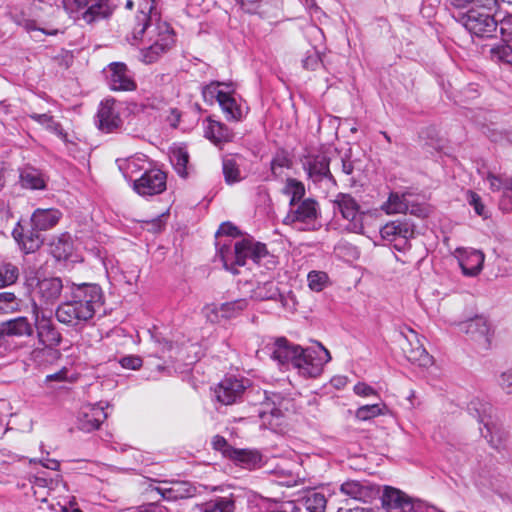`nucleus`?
Listing matches in <instances>:
<instances>
[{
  "instance_id": "7c9ffc66",
  "label": "nucleus",
  "mask_w": 512,
  "mask_h": 512,
  "mask_svg": "<svg viewBox=\"0 0 512 512\" xmlns=\"http://www.w3.org/2000/svg\"><path fill=\"white\" fill-rule=\"evenodd\" d=\"M20 182L24 188L33 190L44 189L46 186L42 173L33 167H26L21 171Z\"/></svg>"
},
{
  "instance_id": "49530a36",
  "label": "nucleus",
  "mask_w": 512,
  "mask_h": 512,
  "mask_svg": "<svg viewBox=\"0 0 512 512\" xmlns=\"http://www.w3.org/2000/svg\"><path fill=\"white\" fill-rule=\"evenodd\" d=\"M308 287L314 292H321L329 284V277L323 271H311L307 276Z\"/></svg>"
},
{
  "instance_id": "e2e57ef3",
  "label": "nucleus",
  "mask_w": 512,
  "mask_h": 512,
  "mask_svg": "<svg viewBox=\"0 0 512 512\" xmlns=\"http://www.w3.org/2000/svg\"><path fill=\"white\" fill-rule=\"evenodd\" d=\"M498 383L505 393L511 394L512 393V370L503 372L498 379Z\"/></svg>"
},
{
  "instance_id": "dca6fc26",
  "label": "nucleus",
  "mask_w": 512,
  "mask_h": 512,
  "mask_svg": "<svg viewBox=\"0 0 512 512\" xmlns=\"http://www.w3.org/2000/svg\"><path fill=\"white\" fill-rule=\"evenodd\" d=\"M383 505L387 512H422L421 502H415L408 499L399 490H386L383 496Z\"/></svg>"
},
{
  "instance_id": "58836bf2",
  "label": "nucleus",
  "mask_w": 512,
  "mask_h": 512,
  "mask_svg": "<svg viewBox=\"0 0 512 512\" xmlns=\"http://www.w3.org/2000/svg\"><path fill=\"white\" fill-rule=\"evenodd\" d=\"M234 501L229 497L212 499L202 505V512H234Z\"/></svg>"
},
{
  "instance_id": "2f4dec72",
  "label": "nucleus",
  "mask_w": 512,
  "mask_h": 512,
  "mask_svg": "<svg viewBox=\"0 0 512 512\" xmlns=\"http://www.w3.org/2000/svg\"><path fill=\"white\" fill-rule=\"evenodd\" d=\"M39 342L45 347L57 346L61 341V335L51 322L36 326Z\"/></svg>"
},
{
  "instance_id": "a19ab883",
  "label": "nucleus",
  "mask_w": 512,
  "mask_h": 512,
  "mask_svg": "<svg viewBox=\"0 0 512 512\" xmlns=\"http://www.w3.org/2000/svg\"><path fill=\"white\" fill-rule=\"evenodd\" d=\"M340 490L343 494L356 500H364L369 494L365 486L354 480L343 483Z\"/></svg>"
},
{
  "instance_id": "c9c22d12",
  "label": "nucleus",
  "mask_w": 512,
  "mask_h": 512,
  "mask_svg": "<svg viewBox=\"0 0 512 512\" xmlns=\"http://www.w3.org/2000/svg\"><path fill=\"white\" fill-rule=\"evenodd\" d=\"M302 501L307 512H325L327 499L321 492L308 491Z\"/></svg>"
},
{
  "instance_id": "c03bdc74",
  "label": "nucleus",
  "mask_w": 512,
  "mask_h": 512,
  "mask_svg": "<svg viewBox=\"0 0 512 512\" xmlns=\"http://www.w3.org/2000/svg\"><path fill=\"white\" fill-rule=\"evenodd\" d=\"M223 112L226 114L227 119L238 120L241 117V111L236 104L235 99L229 92L224 94V97L218 102Z\"/></svg>"
},
{
  "instance_id": "f257e3e1",
  "label": "nucleus",
  "mask_w": 512,
  "mask_h": 512,
  "mask_svg": "<svg viewBox=\"0 0 512 512\" xmlns=\"http://www.w3.org/2000/svg\"><path fill=\"white\" fill-rule=\"evenodd\" d=\"M137 25L133 30L132 44H140L139 59L145 64L157 62L175 43L170 25L162 21L154 6V0H140Z\"/></svg>"
},
{
  "instance_id": "3c124183",
  "label": "nucleus",
  "mask_w": 512,
  "mask_h": 512,
  "mask_svg": "<svg viewBox=\"0 0 512 512\" xmlns=\"http://www.w3.org/2000/svg\"><path fill=\"white\" fill-rule=\"evenodd\" d=\"M222 85L228 86L227 84L221 82H211L210 84L206 85L202 91L205 102L210 104H213L214 101L219 102L226 93L225 91L219 89V87Z\"/></svg>"
},
{
  "instance_id": "4d7b16f0",
  "label": "nucleus",
  "mask_w": 512,
  "mask_h": 512,
  "mask_svg": "<svg viewBox=\"0 0 512 512\" xmlns=\"http://www.w3.org/2000/svg\"><path fill=\"white\" fill-rule=\"evenodd\" d=\"M491 57L494 60L512 65V47L499 45L491 49Z\"/></svg>"
},
{
  "instance_id": "0e129e2a",
  "label": "nucleus",
  "mask_w": 512,
  "mask_h": 512,
  "mask_svg": "<svg viewBox=\"0 0 512 512\" xmlns=\"http://www.w3.org/2000/svg\"><path fill=\"white\" fill-rule=\"evenodd\" d=\"M123 368L137 370L142 366V359L138 356H126L120 360Z\"/></svg>"
},
{
  "instance_id": "603ef678",
  "label": "nucleus",
  "mask_w": 512,
  "mask_h": 512,
  "mask_svg": "<svg viewBox=\"0 0 512 512\" xmlns=\"http://www.w3.org/2000/svg\"><path fill=\"white\" fill-rule=\"evenodd\" d=\"M223 174L228 184H233L241 180L240 170L233 158L223 160Z\"/></svg>"
},
{
  "instance_id": "ea45409f",
  "label": "nucleus",
  "mask_w": 512,
  "mask_h": 512,
  "mask_svg": "<svg viewBox=\"0 0 512 512\" xmlns=\"http://www.w3.org/2000/svg\"><path fill=\"white\" fill-rule=\"evenodd\" d=\"M385 411L386 405L384 403L363 405L356 410L355 417L360 421H368L379 415H384Z\"/></svg>"
},
{
  "instance_id": "a18cd8bd",
  "label": "nucleus",
  "mask_w": 512,
  "mask_h": 512,
  "mask_svg": "<svg viewBox=\"0 0 512 512\" xmlns=\"http://www.w3.org/2000/svg\"><path fill=\"white\" fill-rule=\"evenodd\" d=\"M284 193L291 196L290 206H294L301 202L300 200L305 194V187L301 182L295 179H288L284 188Z\"/></svg>"
},
{
  "instance_id": "9b49d317",
  "label": "nucleus",
  "mask_w": 512,
  "mask_h": 512,
  "mask_svg": "<svg viewBox=\"0 0 512 512\" xmlns=\"http://www.w3.org/2000/svg\"><path fill=\"white\" fill-rule=\"evenodd\" d=\"M271 358L281 366L292 367L301 352L302 347L288 341L284 337L276 338L267 345Z\"/></svg>"
},
{
  "instance_id": "bf43d9fd",
  "label": "nucleus",
  "mask_w": 512,
  "mask_h": 512,
  "mask_svg": "<svg viewBox=\"0 0 512 512\" xmlns=\"http://www.w3.org/2000/svg\"><path fill=\"white\" fill-rule=\"evenodd\" d=\"M32 314H33L35 326H40L42 324H46V323H49L52 321L51 311H47L46 309L42 308L36 302L33 303Z\"/></svg>"
},
{
  "instance_id": "09e8293b",
  "label": "nucleus",
  "mask_w": 512,
  "mask_h": 512,
  "mask_svg": "<svg viewBox=\"0 0 512 512\" xmlns=\"http://www.w3.org/2000/svg\"><path fill=\"white\" fill-rule=\"evenodd\" d=\"M212 445L214 447V449L216 450H219V451H222V453L224 455H229L239 461H242L244 462L246 460V456L248 455L247 452L245 451H232V454L229 453V450H230V447L227 443V441L225 440V438L217 435L213 438V441H212Z\"/></svg>"
},
{
  "instance_id": "6e6552de",
  "label": "nucleus",
  "mask_w": 512,
  "mask_h": 512,
  "mask_svg": "<svg viewBox=\"0 0 512 512\" xmlns=\"http://www.w3.org/2000/svg\"><path fill=\"white\" fill-rule=\"evenodd\" d=\"M459 330L466 334L481 350H487L492 342L493 330L490 322L483 315L459 323Z\"/></svg>"
},
{
  "instance_id": "9d476101",
  "label": "nucleus",
  "mask_w": 512,
  "mask_h": 512,
  "mask_svg": "<svg viewBox=\"0 0 512 512\" xmlns=\"http://www.w3.org/2000/svg\"><path fill=\"white\" fill-rule=\"evenodd\" d=\"M166 174L160 169H148L133 182V189L141 196L161 194L166 189Z\"/></svg>"
},
{
  "instance_id": "c756f323",
  "label": "nucleus",
  "mask_w": 512,
  "mask_h": 512,
  "mask_svg": "<svg viewBox=\"0 0 512 512\" xmlns=\"http://www.w3.org/2000/svg\"><path fill=\"white\" fill-rule=\"evenodd\" d=\"M205 136L214 144L220 145L232 140L233 133L224 124L217 121H208L205 128Z\"/></svg>"
},
{
  "instance_id": "de8ad7c7",
  "label": "nucleus",
  "mask_w": 512,
  "mask_h": 512,
  "mask_svg": "<svg viewBox=\"0 0 512 512\" xmlns=\"http://www.w3.org/2000/svg\"><path fill=\"white\" fill-rule=\"evenodd\" d=\"M19 270L11 263H5L0 267V288L9 286L16 282Z\"/></svg>"
},
{
  "instance_id": "2eb2a0df",
  "label": "nucleus",
  "mask_w": 512,
  "mask_h": 512,
  "mask_svg": "<svg viewBox=\"0 0 512 512\" xmlns=\"http://www.w3.org/2000/svg\"><path fill=\"white\" fill-rule=\"evenodd\" d=\"M455 256L465 276L474 277L478 275L485 260L484 253L473 248H458Z\"/></svg>"
},
{
  "instance_id": "cd10ccee",
  "label": "nucleus",
  "mask_w": 512,
  "mask_h": 512,
  "mask_svg": "<svg viewBox=\"0 0 512 512\" xmlns=\"http://www.w3.org/2000/svg\"><path fill=\"white\" fill-rule=\"evenodd\" d=\"M119 169L123 172L125 178L132 179V177L140 171L148 170L146 167L149 165L145 155H135L126 159L117 160Z\"/></svg>"
},
{
  "instance_id": "412c9836",
  "label": "nucleus",
  "mask_w": 512,
  "mask_h": 512,
  "mask_svg": "<svg viewBox=\"0 0 512 512\" xmlns=\"http://www.w3.org/2000/svg\"><path fill=\"white\" fill-rule=\"evenodd\" d=\"M218 255L223 262L226 270L232 273H238L236 266H243V255L238 249L243 246H236V242L231 239H226L223 243H219Z\"/></svg>"
},
{
  "instance_id": "7ed1b4c3",
  "label": "nucleus",
  "mask_w": 512,
  "mask_h": 512,
  "mask_svg": "<svg viewBox=\"0 0 512 512\" xmlns=\"http://www.w3.org/2000/svg\"><path fill=\"white\" fill-rule=\"evenodd\" d=\"M468 409L472 415L478 418L479 423L483 425V428H480L482 436L488 440L493 448L497 450L503 449L504 432L493 417V407L491 404L475 399L469 403Z\"/></svg>"
},
{
  "instance_id": "b1692460",
  "label": "nucleus",
  "mask_w": 512,
  "mask_h": 512,
  "mask_svg": "<svg viewBox=\"0 0 512 512\" xmlns=\"http://www.w3.org/2000/svg\"><path fill=\"white\" fill-rule=\"evenodd\" d=\"M39 232L40 231L35 230L32 227V230L24 233L23 227L20 223H17L16 227L12 231V236L25 253H32L39 249L43 243V239Z\"/></svg>"
},
{
  "instance_id": "5fc2aeb1",
  "label": "nucleus",
  "mask_w": 512,
  "mask_h": 512,
  "mask_svg": "<svg viewBox=\"0 0 512 512\" xmlns=\"http://www.w3.org/2000/svg\"><path fill=\"white\" fill-rule=\"evenodd\" d=\"M290 167V160L283 152L277 153L271 161V172L275 177H280L283 170Z\"/></svg>"
},
{
  "instance_id": "680f3d73",
  "label": "nucleus",
  "mask_w": 512,
  "mask_h": 512,
  "mask_svg": "<svg viewBox=\"0 0 512 512\" xmlns=\"http://www.w3.org/2000/svg\"><path fill=\"white\" fill-rule=\"evenodd\" d=\"M17 24L22 26L27 32L40 31L47 35H55L57 33V30L47 31V30L38 28L36 26L35 21L30 20V19H23L21 21H17Z\"/></svg>"
},
{
  "instance_id": "a211bd4d",
  "label": "nucleus",
  "mask_w": 512,
  "mask_h": 512,
  "mask_svg": "<svg viewBox=\"0 0 512 512\" xmlns=\"http://www.w3.org/2000/svg\"><path fill=\"white\" fill-rule=\"evenodd\" d=\"M411 194L391 193L388 200L382 205L387 214L410 213L417 216L426 214L425 208L412 204L409 198Z\"/></svg>"
},
{
  "instance_id": "bb28decb",
  "label": "nucleus",
  "mask_w": 512,
  "mask_h": 512,
  "mask_svg": "<svg viewBox=\"0 0 512 512\" xmlns=\"http://www.w3.org/2000/svg\"><path fill=\"white\" fill-rule=\"evenodd\" d=\"M243 246L238 251L243 255V265H245L247 259H252L254 262H258L261 258L266 256L267 249L265 244L255 242L251 238H244L236 241V246Z\"/></svg>"
},
{
  "instance_id": "f03ea898",
  "label": "nucleus",
  "mask_w": 512,
  "mask_h": 512,
  "mask_svg": "<svg viewBox=\"0 0 512 512\" xmlns=\"http://www.w3.org/2000/svg\"><path fill=\"white\" fill-rule=\"evenodd\" d=\"M104 303L101 288L96 284L77 286L71 299L61 303L56 311L57 320L65 325L77 327L86 324Z\"/></svg>"
},
{
  "instance_id": "393cba45",
  "label": "nucleus",
  "mask_w": 512,
  "mask_h": 512,
  "mask_svg": "<svg viewBox=\"0 0 512 512\" xmlns=\"http://www.w3.org/2000/svg\"><path fill=\"white\" fill-rule=\"evenodd\" d=\"M478 173L489 183V187L492 191H502L503 201L509 200L512 204V178L500 177L491 171L482 169H478Z\"/></svg>"
},
{
  "instance_id": "473e14b6",
  "label": "nucleus",
  "mask_w": 512,
  "mask_h": 512,
  "mask_svg": "<svg viewBox=\"0 0 512 512\" xmlns=\"http://www.w3.org/2000/svg\"><path fill=\"white\" fill-rule=\"evenodd\" d=\"M5 335L9 336H30L33 333L32 326L25 317H18L16 319L2 323Z\"/></svg>"
},
{
  "instance_id": "8fccbe9b",
  "label": "nucleus",
  "mask_w": 512,
  "mask_h": 512,
  "mask_svg": "<svg viewBox=\"0 0 512 512\" xmlns=\"http://www.w3.org/2000/svg\"><path fill=\"white\" fill-rule=\"evenodd\" d=\"M221 304L224 313L222 314V316H225V320L237 317L248 306V303L245 299H238L235 301L225 302Z\"/></svg>"
},
{
  "instance_id": "f8f14e48",
  "label": "nucleus",
  "mask_w": 512,
  "mask_h": 512,
  "mask_svg": "<svg viewBox=\"0 0 512 512\" xmlns=\"http://www.w3.org/2000/svg\"><path fill=\"white\" fill-rule=\"evenodd\" d=\"M106 407L108 404L104 405L102 402L83 405L77 415L78 428L85 432L98 429L107 418V413L104 411Z\"/></svg>"
},
{
  "instance_id": "20e7f679",
  "label": "nucleus",
  "mask_w": 512,
  "mask_h": 512,
  "mask_svg": "<svg viewBox=\"0 0 512 512\" xmlns=\"http://www.w3.org/2000/svg\"><path fill=\"white\" fill-rule=\"evenodd\" d=\"M331 360L330 352L320 343L314 347L302 348L293 369L305 378L318 377L324 365Z\"/></svg>"
},
{
  "instance_id": "a878e982",
  "label": "nucleus",
  "mask_w": 512,
  "mask_h": 512,
  "mask_svg": "<svg viewBox=\"0 0 512 512\" xmlns=\"http://www.w3.org/2000/svg\"><path fill=\"white\" fill-rule=\"evenodd\" d=\"M85 5L86 10L83 13V18L87 22L108 17L115 7L113 0H86Z\"/></svg>"
},
{
  "instance_id": "37998d69",
  "label": "nucleus",
  "mask_w": 512,
  "mask_h": 512,
  "mask_svg": "<svg viewBox=\"0 0 512 512\" xmlns=\"http://www.w3.org/2000/svg\"><path fill=\"white\" fill-rule=\"evenodd\" d=\"M201 313L206 322L211 324H219L225 320V316H222L224 314L222 304L208 303L204 305Z\"/></svg>"
},
{
  "instance_id": "864d4df0",
  "label": "nucleus",
  "mask_w": 512,
  "mask_h": 512,
  "mask_svg": "<svg viewBox=\"0 0 512 512\" xmlns=\"http://www.w3.org/2000/svg\"><path fill=\"white\" fill-rule=\"evenodd\" d=\"M301 64L302 67L306 70H317L322 64L319 52L313 47L310 48L305 52L303 58L301 59Z\"/></svg>"
},
{
  "instance_id": "f704fd0d",
  "label": "nucleus",
  "mask_w": 512,
  "mask_h": 512,
  "mask_svg": "<svg viewBox=\"0 0 512 512\" xmlns=\"http://www.w3.org/2000/svg\"><path fill=\"white\" fill-rule=\"evenodd\" d=\"M32 120L39 123L45 129L50 131L51 133L57 135L61 139L66 138V133L64 132L60 123L54 120L53 116L48 113H30L28 115Z\"/></svg>"
},
{
  "instance_id": "72a5a7b5",
  "label": "nucleus",
  "mask_w": 512,
  "mask_h": 512,
  "mask_svg": "<svg viewBox=\"0 0 512 512\" xmlns=\"http://www.w3.org/2000/svg\"><path fill=\"white\" fill-rule=\"evenodd\" d=\"M404 355L408 361L421 367H428L432 364V357L420 342H416L415 348H404Z\"/></svg>"
},
{
  "instance_id": "ddd939ff",
  "label": "nucleus",
  "mask_w": 512,
  "mask_h": 512,
  "mask_svg": "<svg viewBox=\"0 0 512 512\" xmlns=\"http://www.w3.org/2000/svg\"><path fill=\"white\" fill-rule=\"evenodd\" d=\"M120 104L113 99L101 102L97 117L98 128L105 133L117 131L123 124Z\"/></svg>"
},
{
  "instance_id": "aec40b11",
  "label": "nucleus",
  "mask_w": 512,
  "mask_h": 512,
  "mask_svg": "<svg viewBox=\"0 0 512 512\" xmlns=\"http://www.w3.org/2000/svg\"><path fill=\"white\" fill-rule=\"evenodd\" d=\"M381 237L389 242L401 241L403 245L414 236V225L409 221H391L380 229Z\"/></svg>"
},
{
  "instance_id": "5701e85b",
  "label": "nucleus",
  "mask_w": 512,
  "mask_h": 512,
  "mask_svg": "<svg viewBox=\"0 0 512 512\" xmlns=\"http://www.w3.org/2000/svg\"><path fill=\"white\" fill-rule=\"evenodd\" d=\"M62 212L56 208H37L31 215V224L35 230L46 231L58 224Z\"/></svg>"
},
{
  "instance_id": "4be33fe9",
  "label": "nucleus",
  "mask_w": 512,
  "mask_h": 512,
  "mask_svg": "<svg viewBox=\"0 0 512 512\" xmlns=\"http://www.w3.org/2000/svg\"><path fill=\"white\" fill-rule=\"evenodd\" d=\"M63 289L62 280L57 277L45 278L37 283L36 294L40 305H52L59 298Z\"/></svg>"
},
{
  "instance_id": "338daca9",
  "label": "nucleus",
  "mask_w": 512,
  "mask_h": 512,
  "mask_svg": "<svg viewBox=\"0 0 512 512\" xmlns=\"http://www.w3.org/2000/svg\"><path fill=\"white\" fill-rule=\"evenodd\" d=\"M134 512H169L168 509L160 503H148L138 507Z\"/></svg>"
},
{
  "instance_id": "4c0bfd02",
  "label": "nucleus",
  "mask_w": 512,
  "mask_h": 512,
  "mask_svg": "<svg viewBox=\"0 0 512 512\" xmlns=\"http://www.w3.org/2000/svg\"><path fill=\"white\" fill-rule=\"evenodd\" d=\"M170 161L173 164L176 172L181 177L187 176V164L189 161V155L185 148H174L170 154Z\"/></svg>"
},
{
  "instance_id": "39448f33",
  "label": "nucleus",
  "mask_w": 512,
  "mask_h": 512,
  "mask_svg": "<svg viewBox=\"0 0 512 512\" xmlns=\"http://www.w3.org/2000/svg\"><path fill=\"white\" fill-rule=\"evenodd\" d=\"M319 205L313 199H305L290 206V210L283 219V224L292 226L300 231H311L318 228Z\"/></svg>"
},
{
  "instance_id": "423d86ee",
  "label": "nucleus",
  "mask_w": 512,
  "mask_h": 512,
  "mask_svg": "<svg viewBox=\"0 0 512 512\" xmlns=\"http://www.w3.org/2000/svg\"><path fill=\"white\" fill-rule=\"evenodd\" d=\"M493 11L479 7H471L461 21L465 29L473 36L491 38L497 30V21L491 14Z\"/></svg>"
},
{
  "instance_id": "f3484780",
  "label": "nucleus",
  "mask_w": 512,
  "mask_h": 512,
  "mask_svg": "<svg viewBox=\"0 0 512 512\" xmlns=\"http://www.w3.org/2000/svg\"><path fill=\"white\" fill-rule=\"evenodd\" d=\"M108 71V84L112 90L133 91L136 89L133 75L124 63H111Z\"/></svg>"
},
{
  "instance_id": "13d9d810",
  "label": "nucleus",
  "mask_w": 512,
  "mask_h": 512,
  "mask_svg": "<svg viewBox=\"0 0 512 512\" xmlns=\"http://www.w3.org/2000/svg\"><path fill=\"white\" fill-rule=\"evenodd\" d=\"M18 307L16 296L11 292L0 293V314H6L15 311Z\"/></svg>"
},
{
  "instance_id": "1a4fd4ad",
  "label": "nucleus",
  "mask_w": 512,
  "mask_h": 512,
  "mask_svg": "<svg viewBox=\"0 0 512 512\" xmlns=\"http://www.w3.org/2000/svg\"><path fill=\"white\" fill-rule=\"evenodd\" d=\"M252 298L256 300H278L281 306L287 311H294L297 306V299L295 295L289 291L288 293L280 292L277 284L273 281H267L258 284L251 294Z\"/></svg>"
},
{
  "instance_id": "79ce46f5",
  "label": "nucleus",
  "mask_w": 512,
  "mask_h": 512,
  "mask_svg": "<svg viewBox=\"0 0 512 512\" xmlns=\"http://www.w3.org/2000/svg\"><path fill=\"white\" fill-rule=\"evenodd\" d=\"M451 6L462 9L471 5L484 10L495 11L498 7V0H449Z\"/></svg>"
},
{
  "instance_id": "e433bc0d",
  "label": "nucleus",
  "mask_w": 512,
  "mask_h": 512,
  "mask_svg": "<svg viewBox=\"0 0 512 512\" xmlns=\"http://www.w3.org/2000/svg\"><path fill=\"white\" fill-rule=\"evenodd\" d=\"M162 495L167 499L188 498L194 495V488L188 482H175Z\"/></svg>"
},
{
  "instance_id": "6ab92c4d",
  "label": "nucleus",
  "mask_w": 512,
  "mask_h": 512,
  "mask_svg": "<svg viewBox=\"0 0 512 512\" xmlns=\"http://www.w3.org/2000/svg\"><path fill=\"white\" fill-rule=\"evenodd\" d=\"M244 390L245 386L242 380L226 377L217 385L214 394L220 403L231 405L241 398Z\"/></svg>"
},
{
  "instance_id": "774afa93",
  "label": "nucleus",
  "mask_w": 512,
  "mask_h": 512,
  "mask_svg": "<svg viewBox=\"0 0 512 512\" xmlns=\"http://www.w3.org/2000/svg\"><path fill=\"white\" fill-rule=\"evenodd\" d=\"M353 390H354L355 394H357L358 396H361V397H368V396L376 394V391L374 390V388H372L371 386H369L365 383H357L354 386Z\"/></svg>"
},
{
  "instance_id": "052dcab7",
  "label": "nucleus",
  "mask_w": 512,
  "mask_h": 512,
  "mask_svg": "<svg viewBox=\"0 0 512 512\" xmlns=\"http://www.w3.org/2000/svg\"><path fill=\"white\" fill-rule=\"evenodd\" d=\"M400 336L402 338V342L400 344L402 351L404 352V348H415L416 342H420L418 338V334L410 329L404 328L400 331Z\"/></svg>"
},
{
  "instance_id": "69168bd1",
  "label": "nucleus",
  "mask_w": 512,
  "mask_h": 512,
  "mask_svg": "<svg viewBox=\"0 0 512 512\" xmlns=\"http://www.w3.org/2000/svg\"><path fill=\"white\" fill-rule=\"evenodd\" d=\"M63 7L69 14H74L86 7V0H63Z\"/></svg>"
},
{
  "instance_id": "4468645a",
  "label": "nucleus",
  "mask_w": 512,
  "mask_h": 512,
  "mask_svg": "<svg viewBox=\"0 0 512 512\" xmlns=\"http://www.w3.org/2000/svg\"><path fill=\"white\" fill-rule=\"evenodd\" d=\"M309 178L314 183H324L327 188L334 187L336 181L329 169V159L324 155L308 157L304 163Z\"/></svg>"
},
{
  "instance_id": "6e6d98bb",
  "label": "nucleus",
  "mask_w": 512,
  "mask_h": 512,
  "mask_svg": "<svg viewBox=\"0 0 512 512\" xmlns=\"http://www.w3.org/2000/svg\"><path fill=\"white\" fill-rule=\"evenodd\" d=\"M466 200L469 203V205L474 208V211L477 215L481 216L484 219L488 218L489 212L486 209L485 205L483 204L481 197L477 193L473 191H468Z\"/></svg>"
},
{
  "instance_id": "c85d7f7f",
  "label": "nucleus",
  "mask_w": 512,
  "mask_h": 512,
  "mask_svg": "<svg viewBox=\"0 0 512 512\" xmlns=\"http://www.w3.org/2000/svg\"><path fill=\"white\" fill-rule=\"evenodd\" d=\"M74 244L69 233H61L50 242L51 253L58 260L67 259L73 252Z\"/></svg>"
},
{
  "instance_id": "0eeeda50",
  "label": "nucleus",
  "mask_w": 512,
  "mask_h": 512,
  "mask_svg": "<svg viewBox=\"0 0 512 512\" xmlns=\"http://www.w3.org/2000/svg\"><path fill=\"white\" fill-rule=\"evenodd\" d=\"M334 213H339L347 221L346 229L353 233H362L365 213L360 211L357 201L346 193H338L332 201Z\"/></svg>"
}]
</instances>
